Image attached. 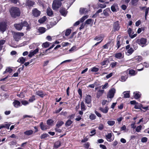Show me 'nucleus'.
I'll return each instance as SVG.
<instances>
[{
	"label": "nucleus",
	"mask_w": 149,
	"mask_h": 149,
	"mask_svg": "<svg viewBox=\"0 0 149 149\" xmlns=\"http://www.w3.org/2000/svg\"><path fill=\"white\" fill-rule=\"evenodd\" d=\"M13 104L14 106L16 108H18L21 105L20 102L17 100H15Z\"/></svg>",
	"instance_id": "15"
},
{
	"label": "nucleus",
	"mask_w": 149,
	"mask_h": 149,
	"mask_svg": "<svg viewBox=\"0 0 149 149\" xmlns=\"http://www.w3.org/2000/svg\"><path fill=\"white\" fill-rule=\"evenodd\" d=\"M138 1L139 0H132L131 3L133 5L136 6L137 5Z\"/></svg>",
	"instance_id": "49"
},
{
	"label": "nucleus",
	"mask_w": 149,
	"mask_h": 149,
	"mask_svg": "<svg viewBox=\"0 0 149 149\" xmlns=\"http://www.w3.org/2000/svg\"><path fill=\"white\" fill-rule=\"evenodd\" d=\"M10 13L12 17L15 18L20 16V11L19 8L17 7H13L10 9Z\"/></svg>",
	"instance_id": "2"
},
{
	"label": "nucleus",
	"mask_w": 149,
	"mask_h": 149,
	"mask_svg": "<svg viewBox=\"0 0 149 149\" xmlns=\"http://www.w3.org/2000/svg\"><path fill=\"white\" fill-rule=\"evenodd\" d=\"M91 96L90 95H87L85 98V102L87 104V106L89 107H91Z\"/></svg>",
	"instance_id": "7"
},
{
	"label": "nucleus",
	"mask_w": 149,
	"mask_h": 149,
	"mask_svg": "<svg viewBox=\"0 0 149 149\" xmlns=\"http://www.w3.org/2000/svg\"><path fill=\"white\" fill-rule=\"evenodd\" d=\"M88 10L85 8H81L80 9L79 12L81 14H86L88 12Z\"/></svg>",
	"instance_id": "18"
},
{
	"label": "nucleus",
	"mask_w": 149,
	"mask_h": 149,
	"mask_svg": "<svg viewBox=\"0 0 149 149\" xmlns=\"http://www.w3.org/2000/svg\"><path fill=\"white\" fill-rule=\"evenodd\" d=\"M101 86H102V89H105L108 87L109 85L108 83H106L104 85H102Z\"/></svg>",
	"instance_id": "52"
},
{
	"label": "nucleus",
	"mask_w": 149,
	"mask_h": 149,
	"mask_svg": "<svg viewBox=\"0 0 149 149\" xmlns=\"http://www.w3.org/2000/svg\"><path fill=\"white\" fill-rule=\"evenodd\" d=\"M32 13L33 15L35 17H38L40 14V12L36 8H34L32 10Z\"/></svg>",
	"instance_id": "10"
},
{
	"label": "nucleus",
	"mask_w": 149,
	"mask_h": 149,
	"mask_svg": "<svg viewBox=\"0 0 149 149\" xmlns=\"http://www.w3.org/2000/svg\"><path fill=\"white\" fill-rule=\"evenodd\" d=\"M96 118V116L94 114L91 113L89 116V118L91 120H95Z\"/></svg>",
	"instance_id": "42"
},
{
	"label": "nucleus",
	"mask_w": 149,
	"mask_h": 149,
	"mask_svg": "<svg viewBox=\"0 0 149 149\" xmlns=\"http://www.w3.org/2000/svg\"><path fill=\"white\" fill-rule=\"evenodd\" d=\"M104 125L102 124H100L98 127V129L100 130H102L104 128Z\"/></svg>",
	"instance_id": "64"
},
{
	"label": "nucleus",
	"mask_w": 149,
	"mask_h": 149,
	"mask_svg": "<svg viewBox=\"0 0 149 149\" xmlns=\"http://www.w3.org/2000/svg\"><path fill=\"white\" fill-rule=\"evenodd\" d=\"M58 22L57 21H54L52 20L50 22V25H51V27L55 25Z\"/></svg>",
	"instance_id": "47"
},
{
	"label": "nucleus",
	"mask_w": 149,
	"mask_h": 149,
	"mask_svg": "<svg viewBox=\"0 0 149 149\" xmlns=\"http://www.w3.org/2000/svg\"><path fill=\"white\" fill-rule=\"evenodd\" d=\"M111 13L109 8H108L104 10L103 11V13L106 16H109V13Z\"/></svg>",
	"instance_id": "17"
},
{
	"label": "nucleus",
	"mask_w": 149,
	"mask_h": 149,
	"mask_svg": "<svg viewBox=\"0 0 149 149\" xmlns=\"http://www.w3.org/2000/svg\"><path fill=\"white\" fill-rule=\"evenodd\" d=\"M76 47L75 46H74L69 50V51L73 52L76 51Z\"/></svg>",
	"instance_id": "56"
},
{
	"label": "nucleus",
	"mask_w": 149,
	"mask_h": 149,
	"mask_svg": "<svg viewBox=\"0 0 149 149\" xmlns=\"http://www.w3.org/2000/svg\"><path fill=\"white\" fill-rule=\"evenodd\" d=\"M115 56L116 58L120 59L124 57V55L121 53H118L115 54Z\"/></svg>",
	"instance_id": "16"
},
{
	"label": "nucleus",
	"mask_w": 149,
	"mask_h": 149,
	"mask_svg": "<svg viewBox=\"0 0 149 149\" xmlns=\"http://www.w3.org/2000/svg\"><path fill=\"white\" fill-rule=\"evenodd\" d=\"M71 30L70 29H67L65 33V36H69L70 33H71Z\"/></svg>",
	"instance_id": "48"
},
{
	"label": "nucleus",
	"mask_w": 149,
	"mask_h": 149,
	"mask_svg": "<svg viewBox=\"0 0 149 149\" xmlns=\"http://www.w3.org/2000/svg\"><path fill=\"white\" fill-rule=\"evenodd\" d=\"M149 10V7L147 8H146V9L145 10V18L146 19V17L147 16L148 12V10Z\"/></svg>",
	"instance_id": "53"
},
{
	"label": "nucleus",
	"mask_w": 149,
	"mask_h": 149,
	"mask_svg": "<svg viewBox=\"0 0 149 149\" xmlns=\"http://www.w3.org/2000/svg\"><path fill=\"white\" fill-rule=\"evenodd\" d=\"M134 51V50L132 48H130V49L127 50V52H126V54L127 56H129L131 55Z\"/></svg>",
	"instance_id": "22"
},
{
	"label": "nucleus",
	"mask_w": 149,
	"mask_h": 149,
	"mask_svg": "<svg viewBox=\"0 0 149 149\" xmlns=\"http://www.w3.org/2000/svg\"><path fill=\"white\" fill-rule=\"evenodd\" d=\"M21 70H22L23 69L22 68H20L18 69L17 71L15 73L13 74L12 77H17L18 76V74L20 73L21 71Z\"/></svg>",
	"instance_id": "31"
},
{
	"label": "nucleus",
	"mask_w": 149,
	"mask_h": 149,
	"mask_svg": "<svg viewBox=\"0 0 149 149\" xmlns=\"http://www.w3.org/2000/svg\"><path fill=\"white\" fill-rule=\"evenodd\" d=\"M12 71L13 70L11 68L8 67L6 69V71L3 72V74H5L6 72L11 73Z\"/></svg>",
	"instance_id": "37"
},
{
	"label": "nucleus",
	"mask_w": 149,
	"mask_h": 149,
	"mask_svg": "<svg viewBox=\"0 0 149 149\" xmlns=\"http://www.w3.org/2000/svg\"><path fill=\"white\" fill-rule=\"evenodd\" d=\"M33 133V131L32 130H29L26 131L24 132L25 135L30 136L32 135Z\"/></svg>",
	"instance_id": "21"
},
{
	"label": "nucleus",
	"mask_w": 149,
	"mask_h": 149,
	"mask_svg": "<svg viewBox=\"0 0 149 149\" xmlns=\"http://www.w3.org/2000/svg\"><path fill=\"white\" fill-rule=\"evenodd\" d=\"M72 123V121L70 120H68L65 123V125L66 126H69Z\"/></svg>",
	"instance_id": "44"
},
{
	"label": "nucleus",
	"mask_w": 149,
	"mask_h": 149,
	"mask_svg": "<svg viewBox=\"0 0 149 149\" xmlns=\"http://www.w3.org/2000/svg\"><path fill=\"white\" fill-rule=\"evenodd\" d=\"M46 19L45 16H44L38 20V22L40 23H42L46 20Z\"/></svg>",
	"instance_id": "35"
},
{
	"label": "nucleus",
	"mask_w": 149,
	"mask_h": 149,
	"mask_svg": "<svg viewBox=\"0 0 149 149\" xmlns=\"http://www.w3.org/2000/svg\"><path fill=\"white\" fill-rule=\"evenodd\" d=\"M5 42V40H0V51L1 50L3 46L2 45Z\"/></svg>",
	"instance_id": "45"
},
{
	"label": "nucleus",
	"mask_w": 149,
	"mask_h": 149,
	"mask_svg": "<svg viewBox=\"0 0 149 149\" xmlns=\"http://www.w3.org/2000/svg\"><path fill=\"white\" fill-rule=\"evenodd\" d=\"M26 58L23 57H20L18 60V61L22 63H23L26 61Z\"/></svg>",
	"instance_id": "38"
},
{
	"label": "nucleus",
	"mask_w": 149,
	"mask_h": 149,
	"mask_svg": "<svg viewBox=\"0 0 149 149\" xmlns=\"http://www.w3.org/2000/svg\"><path fill=\"white\" fill-rule=\"evenodd\" d=\"M113 28L114 31L119 30L120 29V26L118 21H117L114 23L113 24Z\"/></svg>",
	"instance_id": "13"
},
{
	"label": "nucleus",
	"mask_w": 149,
	"mask_h": 149,
	"mask_svg": "<svg viewBox=\"0 0 149 149\" xmlns=\"http://www.w3.org/2000/svg\"><path fill=\"white\" fill-rule=\"evenodd\" d=\"M38 31L41 33H43L46 31V29L44 27H40L38 29Z\"/></svg>",
	"instance_id": "34"
},
{
	"label": "nucleus",
	"mask_w": 149,
	"mask_h": 149,
	"mask_svg": "<svg viewBox=\"0 0 149 149\" xmlns=\"http://www.w3.org/2000/svg\"><path fill=\"white\" fill-rule=\"evenodd\" d=\"M35 3L33 1L28 0L26 1V5L28 7H31L33 6Z\"/></svg>",
	"instance_id": "23"
},
{
	"label": "nucleus",
	"mask_w": 149,
	"mask_h": 149,
	"mask_svg": "<svg viewBox=\"0 0 149 149\" xmlns=\"http://www.w3.org/2000/svg\"><path fill=\"white\" fill-rule=\"evenodd\" d=\"M69 43L68 42H63L61 44L62 46L63 47H65L69 45Z\"/></svg>",
	"instance_id": "63"
},
{
	"label": "nucleus",
	"mask_w": 149,
	"mask_h": 149,
	"mask_svg": "<svg viewBox=\"0 0 149 149\" xmlns=\"http://www.w3.org/2000/svg\"><path fill=\"white\" fill-rule=\"evenodd\" d=\"M24 35L23 33L18 32L15 33L14 36V38L16 41H18Z\"/></svg>",
	"instance_id": "6"
},
{
	"label": "nucleus",
	"mask_w": 149,
	"mask_h": 149,
	"mask_svg": "<svg viewBox=\"0 0 149 149\" xmlns=\"http://www.w3.org/2000/svg\"><path fill=\"white\" fill-rule=\"evenodd\" d=\"M116 92V90L114 88H112L110 89L108 93L107 98H108L111 99L113 98Z\"/></svg>",
	"instance_id": "5"
},
{
	"label": "nucleus",
	"mask_w": 149,
	"mask_h": 149,
	"mask_svg": "<svg viewBox=\"0 0 149 149\" xmlns=\"http://www.w3.org/2000/svg\"><path fill=\"white\" fill-rule=\"evenodd\" d=\"M115 123V122L114 120H108L107 122V123L110 126H113Z\"/></svg>",
	"instance_id": "39"
},
{
	"label": "nucleus",
	"mask_w": 149,
	"mask_h": 149,
	"mask_svg": "<svg viewBox=\"0 0 149 149\" xmlns=\"http://www.w3.org/2000/svg\"><path fill=\"white\" fill-rule=\"evenodd\" d=\"M92 22V19H88L85 22V23L87 24H90Z\"/></svg>",
	"instance_id": "61"
},
{
	"label": "nucleus",
	"mask_w": 149,
	"mask_h": 149,
	"mask_svg": "<svg viewBox=\"0 0 149 149\" xmlns=\"http://www.w3.org/2000/svg\"><path fill=\"white\" fill-rule=\"evenodd\" d=\"M61 2L58 0H54L53 1L52 4V8L54 10H57L61 6Z\"/></svg>",
	"instance_id": "3"
},
{
	"label": "nucleus",
	"mask_w": 149,
	"mask_h": 149,
	"mask_svg": "<svg viewBox=\"0 0 149 149\" xmlns=\"http://www.w3.org/2000/svg\"><path fill=\"white\" fill-rule=\"evenodd\" d=\"M81 110L83 111L86 109V107L83 102H82L81 104Z\"/></svg>",
	"instance_id": "33"
},
{
	"label": "nucleus",
	"mask_w": 149,
	"mask_h": 149,
	"mask_svg": "<svg viewBox=\"0 0 149 149\" xmlns=\"http://www.w3.org/2000/svg\"><path fill=\"white\" fill-rule=\"evenodd\" d=\"M88 17V15H85L83 17L81 18L80 19V22H83L84 20L86 19Z\"/></svg>",
	"instance_id": "43"
},
{
	"label": "nucleus",
	"mask_w": 149,
	"mask_h": 149,
	"mask_svg": "<svg viewBox=\"0 0 149 149\" xmlns=\"http://www.w3.org/2000/svg\"><path fill=\"white\" fill-rule=\"evenodd\" d=\"M137 43L142 47H144L146 45L147 43V40L146 39L142 38L138 39L137 40Z\"/></svg>",
	"instance_id": "4"
},
{
	"label": "nucleus",
	"mask_w": 149,
	"mask_h": 149,
	"mask_svg": "<svg viewBox=\"0 0 149 149\" xmlns=\"http://www.w3.org/2000/svg\"><path fill=\"white\" fill-rule=\"evenodd\" d=\"M142 59L141 57V56H136L134 58V60H136L137 61H140Z\"/></svg>",
	"instance_id": "41"
},
{
	"label": "nucleus",
	"mask_w": 149,
	"mask_h": 149,
	"mask_svg": "<svg viewBox=\"0 0 149 149\" xmlns=\"http://www.w3.org/2000/svg\"><path fill=\"white\" fill-rule=\"evenodd\" d=\"M48 136V134H42L40 136V138L41 139H45Z\"/></svg>",
	"instance_id": "55"
},
{
	"label": "nucleus",
	"mask_w": 149,
	"mask_h": 149,
	"mask_svg": "<svg viewBox=\"0 0 149 149\" xmlns=\"http://www.w3.org/2000/svg\"><path fill=\"white\" fill-rule=\"evenodd\" d=\"M113 73L111 72L109 73V74L107 75L106 76V78L107 79H108L109 78L111 77L113 75Z\"/></svg>",
	"instance_id": "58"
},
{
	"label": "nucleus",
	"mask_w": 149,
	"mask_h": 149,
	"mask_svg": "<svg viewBox=\"0 0 149 149\" xmlns=\"http://www.w3.org/2000/svg\"><path fill=\"white\" fill-rule=\"evenodd\" d=\"M15 29L18 31L22 29L23 26L26 27V29L29 30L30 29L27 22L24 21L21 23L15 24L14 25Z\"/></svg>",
	"instance_id": "1"
},
{
	"label": "nucleus",
	"mask_w": 149,
	"mask_h": 149,
	"mask_svg": "<svg viewBox=\"0 0 149 149\" xmlns=\"http://www.w3.org/2000/svg\"><path fill=\"white\" fill-rule=\"evenodd\" d=\"M47 15L49 16H51L53 14L52 10L49 7L47 8Z\"/></svg>",
	"instance_id": "24"
},
{
	"label": "nucleus",
	"mask_w": 149,
	"mask_h": 149,
	"mask_svg": "<svg viewBox=\"0 0 149 149\" xmlns=\"http://www.w3.org/2000/svg\"><path fill=\"white\" fill-rule=\"evenodd\" d=\"M117 64V62H112L111 64V66L112 68H113L116 66Z\"/></svg>",
	"instance_id": "57"
},
{
	"label": "nucleus",
	"mask_w": 149,
	"mask_h": 149,
	"mask_svg": "<svg viewBox=\"0 0 149 149\" xmlns=\"http://www.w3.org/2000/svg\"><path fill=\"white\" fill-rule=\"evenodd\" d=\"M107 62L108 60H104L101 63V64L102 65H104L107 64Z\"/></svg>",
	"instance_id": "62"
},
{
	"label": "nucleus",
	"mask_w": 149,
	"mask_h": 149,
	"mask_svg": "<svg viewBox=\"0 0 149 149\" xmlns=\"http://www.w3.org/2000/svg\"><path fill=\"white\" fill-rule=\"evenodd\" d=\"M99 110L104 113H107L108 112L109 108L107 107H106L104 108L100 107Z\"/></svg>",
	"instance_id": "19"
},
{
	"label": "nucleus",
	"mask_w": 149,
	"mask_h": 149,
	"mask_svg": "<svg viewBox=\"0 0 149 149\" xmlns=\"http://www.w3.org/2000/svg\"><path fill=\"white\" fill-rule=\"evenodd\" d=\"M148 140L147 138L146 137H143L141 139V141L143 143L146 142Z\"/></svg>",
	"instance_id": "59"
},
{
	"label": "nucleus",
	"mask_w": 149,
	"mask_h": 149,
	"mask_svg": "<svg viewBox=\"0 0 149 149\" xmlns=\"http://www.w3.org/2000/svg\"><path fill=\"white\" fill-rule=\"evenodd\" d=\"M128 72L129 74L131 76H134L137 73V72L132 69H128L127 70V72Z\"/></svg>",
	"instance_id": "14"
},
{
	"label": "nucleus",
	"mask_w": 149,
	"mask_h": 149,
	"mask_svg": "<svg viewBox=\"0 0 149 149\" xmlns=\"http://www.w3.org/2000/svg\"><path fill=\"white\" fill-rule=\"evenodd\" d=\"M126 75L125 76H122L121 78V81L123 82L125 81L128 77L127 72L125 71L123 72Z\"/></svg>",
	"instance_id": "20"
},
{
	"label": "nucleus",
	"mask_w": 149,
	"mask_h": 149,
	"mask_svg": "<svg viewBox=\"0 0 149 149\" xmlns=\"http://www.w3.org/2000/svg\"><path fill=\"white\" fill-rule=\"evenodd\" d=\"M49 45V43L48 42H46L42 44V46L45 48L48 47Z\"/></svg>",
	"instance_id": "46"
},
{
	"label": "nucleus",
	"mask_w": 149,
	"mask_h": 149,
	"mask_svg": "<svg viewBox=\"0 0 149 149\" xmlns=\"http://www.w3.org/2000/svg\"><path fill=\"white\" fill-rule=\"evenodd\" d=\"M36 94L41 97H43L45 95V94L41 91H37Z\"/></svg>",
	"instance_id": "26"
},
{
	"label": "nucleus",
	"mask_w": 149,
	"mask_h": 149,
	"mask_svg": "<svg viewBox=\"0 0 149 149\" xmlns=\"http://www.w3.org/2000/svg\"><path fill=\"white\" fill-rule=\"evenodd\" d=\"M38 51L39 49L38 48H36L34 50H31L28 55V56L30 58H31L33 56H34L35 54L38 53Z\"/></svg>",
	"instance_id": "9"
},
{
	"label": "nucleus",
	"mask_w": 149,
	"mask_h": 149,
	"mask_svg": "<svg viewBox=\"0 0 149 149\" xmlns=\"http://www.w3.org/2000/svg\"><path fill=\"white\" fill-rule=\"evenodd\" d=\"M111 9L113 12H116L117 10H118L119 8L118 5L116 4H114L111 7Z\"/></svg>",
	"instance_id": "12"
},
{
	"label": "nucleus",
	"mask_w": 149,
	"mask_h": 149,
	"mask_svg": "<svg viewBox=\"0 0 149 149\" xmlns=\"http://www.w3.org/2000/svg\"><path fill=\"white\" fill-rule=\"evenodd\" d=\"M112 137V134L111 133H109L106 135V137L107 139L108 140V141L111 142L112 141L111 139V138Z\"/></svg>",
	"instance_id": "30"
},
{
	"label": "nucleus",
	"mask_w": 149,
	"mask_h": 149,
	"mask_svg": "<svg viewBox=\"0 0 149 149\" xmlns=\"http://www.w3.org/2000/svg\"><path fill=\"white\" fill-rule=\"evenodd\" d=\"M141 128L142 126L141 125H139L136 127V130L137 132H139L141 130Z\"/></svg>",
	"instance_id": "54"
},
{
	"label": "nucleus",
	"mask_w": 149,
	"mask_h": 149,
	"mask_svg": "<svg viewBox=\"0 0 149 149\" xmlns=\"http://www.w3.org/2000/svg\"><path fill=\"white\" fill-rule=\"evenodd\" d=\"M130 91H125L123 93V94L124 95V98H128L130 97Z\"/></svg>",
	"instance_id": "36"
},
{
	"label": "nucleus",
	"mask_w": 149,
	"mask_h": 149,
	"mask_svg": "<svg viewBox=\"0 0 149 149\" xmlns=\"http://www.w3.org/2000/svg\"><path fill=\"white\" fill-rule=\"evenodd\" d=\"M64 123L62 121H58L56 125V127H60Z\"/></svg>",
	"instance_id": "32"
},
{
	"label": "nucleus",
	"mask_w": 149,
	"mask_h": 149,
	"mask_svg": "<svg viewBox=\"0 0 149 149\" xmlns=\"http://www.w3.org/2000/svg\"><path fill=\"white\" fill-rule=\"evenodd\" d=\"M10 125V124L8 123L7 124H4V128H6L8 129H9V127Z\"/></svg>",
	"instance_id": "60"
},
{
	"label": "nucleus",
	"mask_w": 149,
	"mask_h": 149,
	"mask_svg": "<svg viewBox=\"0 0 149 149\" xmlns=\"http://www.w3.org/2000/svg\"><path fill=\"white\" fill-rule=\"evenodd\" d=\"M54 121L51 119H49L47 121V123L49 125H52Z\"/></svg>",
	"instance_id": "40"
},
{
	"label": "nucleus",
	"mask_w": 149,
	"mask_h": 149,
	"mask_svg": "<svg viewBox=\"0 0 149 149\" xmlns=\"http://www.w3.org/2000/svg\"><path fill=\"white\" fill-rule=\"evenodd\" d=\"M99 70V68L95 67H94L91 68V71L92 72H96Z\"/></svg>",
	"instance_id": "51"
},
{
	"label": "nucleus",
	"mask_w": 149,
	"mask_h": 149,
	"mask_svg": "<svg viewBox=\"0 0 149 149\" xmlns=\"http://www.w3.org/2000/svg\"><path fill=\"white\" fill-rule=\"evenodd\" d=\"M134 98L135 99H138L141 96V94L139 92H134Z\"/></svg>",
	"instance_id": "28"
},
{
	"label": "nucleus",
	"mask_w": 149,
	"mask_h": 149,
	"mask_svg": "<svg viewBox=\"0 0 149 149\" xmlns=\"http://www.w3.org/2000/svg\"><path fill=\"white\" fill-rule=\"evenodd\" d=\"M61 145V143L60 142H57L55 143L54 146L56 148H57L59 147Z\"/></svg>",
	"instance_id": "50"
},
{
	"label": "nucleus",
	"mask_w": 149,
	"mask_h": 149,
	"mask_svg": "<svg viewBox=\"0 0 149 149\" xmlns=\"http://www.w3.org/2000/svg\"><path fill=\"white\" fill-rule=\"evenodd\" d=\"M40 126L41 129L42 130H45L47 129L48 128L47 126L43 125V122H41L40 123Z\"/></svg>",
	"instance_id": "27"
},
{
	"label": "nucleus",
	"mask_w": 149,
	"mask_h": 149,
	"mask_svg": "<svg viewBox=\"0 0 149 149\" xmlns=\"http://www.w3.org/2000/svg\"><path fill=\"white\" fill-rule=\"evenodd\" d=\"M60 12L61 14L64 16H65L66 15L67 11L65 8L61 9Z\"/></svg>",
	"instance_id": "29"
},
{
	"label": "nucleus",
	"mask_w": 149,
	"mask_h": 149,
	"mask_svg": "<svg viewBox=\"0 0 149 149\" xmlns=\"http://www.w3.org/2000/svg\"><path fill=\"white\" fill-rule=\"evenodd\" d=\"M104 92V90H100L98 91L97 93V97L99 98L100 96H102Z\"/></svg>",
	"instance_id": "25"
},
{
	"label": "nucleus",
	"mask_w": 149,
	"mask_h": 149,
	"mask_svg": "<svg viewBox=\"0 0 149 149\" xmlns=\"http://www.w3.org/2000/svg\"><path fill=\"white\" fill-rule=\"evenodd\" d=\"M6 28V24L4 22H0V31L3 33L5 31Z\"/></svg>",
	"instance_id": "8"
},
{
	"label": "nucleus",
	"mask_w": 149,
	"mask_h": 149,
	"mask_svg": "<svg viewBox=\"0 0 149 149\" xmlns=\"http://www.w3.org/2000/svg\"><path fill=\"white\" fill-rule=\"evenodd\" d=\"M120 36H118L117 38V43L116 44V47H117V49H118L121 45V41L120 40Z\"/></svg>",
	"instance_id": "11"
}]
</instances>
